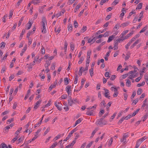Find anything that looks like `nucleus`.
I'll use <instances>...</instances> for the list:
<instances>
[{"mask_svg": "<svg viewBox=\"0 0 148 148\" xmlns=\"http://www.w3.org/2000/svg\"><path fill=\"white\" fill-rule=\"evenodd\" d=\"M103 121V118H101L97 120L96 122V124L98 126H102L103 125H106L107 123L106 121Z\"/></svg>", "mask_w": 148, "mask_h": 148, "instance_id": "obj_1", "label": "nucleus"}, {"mask_svg": "<svg viewBox=\"0 0 148 148\" xmlns=\"http://www.w3.org/2000/svg\"><path fill=\"white\" fill-rule=\"evenodd\" d=\"M129 133L128 132H127L124 133L123 136L122 138L121 139V142H123L124 143L126 142V138L129 136Z\"/></svg>", "mask_w": 148, "mask_h": 148, "instance_id": "obj_2", "label": "nucleus"}, {"mask_svg": "<svg viewBox=\"0 0 148 148\" xmlns=\"http://www.w3.org/2000/svg\"><path fill=\"white\" fill-rule=\"evenodd\" d=\"M68 102L69 105L71 106H72L73 104L75 103L73 100L72 99V98L70 96V98L68 100Z\"/></svg>", "mask_w": 148, "mask_h": 148, "instance_id": "obj_3", "label": "nucleus"}, {"mask_svg": "<svg viewBox=\"0 0 148 148\" xmlns=\"http://www.w3.org/2000/svg\"><path fill=\"white\" fill-rule=\"evenodd\" d=\"M41 100L40 99L38 101H37L34 107V108L35 109H37L39 106V104L41 103Z\"/></svg>", "mask_w": 148, "mask_h": 148, "instance_id": "obj_4", "label": "nucleus"}, {"mask_svg": "<svg viewBox=\"0 0 148 148\" xmlns=\"http://www.w3.org/2000/svg\"><path fill=\"white\" fill-rule=\"evenodd\" d=\"M71 86H69V85H68L66 87V91L67 93L69 95V93L70 91L69 90H70V91H71Z\"/></svg>", "mask_w": 148, "mask_h": 148, "instance_id": "obj_5", "label": "nucleus"}, {"mask_svg": "<svg viewBox=\"0 0 148 148\" xmlns=\"http://www.w3.org/2000/svg\"><path fill=\"white\" fill-rule=\"evenodd\" d=\"M93 110L90 111L87 110L86 113V114L88 115H91L93 114Z\"/></svg>", "mask_w": 148, "mask_h": 148, "instance_id": "obj_6", "label": "nucleus"}, {"mask_svg": "<svg viewBox=\"0 0 148 148\" xmlns=\"http://www.w3.org/2000/svg\"><path fill=\"white\" fill-rule=\"evenodd\" d=\"M0 148H8V147L4 143H2L0 145Z\"/></svg>", "mask_w": 148, "mask_h": 148, "instance_id": "obj_7", "label": "nucleus"}, {"mask_svg": "<svg viewBox=\"0 0 148 148\" xmlns=\"http://www.w3.org/2000/svg\"><path fill=\"white\" fill-rule=\"evenodd\" d=\"M115 37V35H112L109 37L107 42H109L112 40L113 38Z\"/></svg>", "mask_w": 148, "mask_h": 148, "instance_id": "obj_8", "label": "nucleus"}, {"mask_svg": "<svg viewBox=\"0 0 148 148\" xmlns=\"http://www.w3.org/2000/svg\"><path fill=\"white\" fill-rule=\"evenodd\" d=\"M139 42V40H137L130 47L131 49L133 48L136 45L138 44Z\"/></svg>", "mask_w": 148, "mask_h": 148, "instance_id": "obj_9", "label": "nucleus"}, {"mask_svg": "<svg viewBox=\"0 0 148 148\" xmlns=\"http://www.w3.org/2000/svg\"><path fill=\"white\" fill-rule=\"evenodd\" d=\"M104 90H105V93L104 94L105 96L106 97H108V95H109V92L108 90L104 88Z\"/></svg>", "mask_w": 148, "mask_h": 148, "instance_id": "obj_10", "label": "nucleus"}, {"mask_svg": "<svg viewBox=\"0 0 148 148\" xmlns=\"http://www.w3.org/2000/svg\"><path fill=\"white\" fill-rule=\"evenodd\" d=\"M42 26L43 27H45V23H47V22L46 20L45 19H42Z\"/></svg>", "mask_w": 148, "mask_h": 148, "instance_id": "obj_11", "label": "nucleus"}, {"mask_svg": "<svg viewBox=\"0 0 148 148\" xmlns=\"http://www.w3.org/2000/svg\"><path fill=\"white\" fill-rule=\"evenodd\" d=\"M30 89L28 90H27V94L26 95L25 97L24 98V99L26 100L27 99L28 97H29L30 95Z\"/></svg>", "mask_w": 148, "mask_h": 148, "instance_id": "obj_12", "label": "nucleus"}, {"mask_svg": "<svg viewBox=\"0 0 148 148\" xmlns=\"http://www.w3.org/2000/svg\"><path fill=\"white\" fill-rule=\"evenodd\" d=\"M51 62H49L48 61H46V63L45 65V68H48L49 66L50 65Z\"/></svg>", "mask_w": 148, "mask_h": 148, "instance_id": "obj_13", "label": "nucleus"}, {"mask_svg": "<svg viewBox=\"0 0 148 148\" xmlns=\"http://www.w3.org/2000/svg\"><path fill=\"white\" fill-rule=\"evenodd\" d=\"M129 24V22H125L121 24V27H125L127 26Z\"/></svg>", "mask_w": 148, "mask_h": 148, "instance_id": "obj_14", "label": "nucleus"}, {"mask_svg": "<svg viewBox=\"0 0 148 148\" xmlns=\"http://www.w3.org/2000/svg\"><path fill=\"white\" fill-rule=\"evenodd\" d=\"M143 3H140L137 5V7L136 8V10L140 9L142 8V7Z\"/></svg>", "mask_w": 148, "mask_h": 148, "instance_id": "obj_15", "label": "nucleus"}, {"mask_svg": "<svg viewBox=\"0 0 148 148\" xmlns=\"http://www.w3.org/2000/svg\"><path fill=\"white\" fill-rule=\"evenodd\" d=\"M84 60V58L83 56H82L80 58V59H79V61L78 62V63L79 64H80L81 63H82V62Z\"/></svg>", "mask_w": 148, "mask_h": 148, "instance_id": "obj_16", "label": "nucleus"}, {"mask_svg": "<svg viewBox=\"0 0 148 148\" xmlns=\"http://www.w3.org/2000/svg\"><path fill=\"white\" fill-rule=\"evenodd\" d=\"M143 14V11H142L139 14V18L138 19V21L139 22H140V21L141 19L142 18Z\"/></svg>", "mask_w": 148, "mask_h": 148, "instance_id": "obj_17", "label": "nucleus"}, {"mask_svg": "<svg viewBox=\"0 0 148 148\" xmlns=\"http://www.w3.org/2000/svg\"><path fill=\"white\" fill-rule=\"evenodd\" d=\"M87 29V27L86 26H84L81 29L80 31V33H82L85 32Z\"/></svg>", "mask_w": 148, "mask_h": 148, "instance_id": "obj_18", "label": "nucleus"}, {"mask_svg": "<svg viewBox=\"0 0 148 148\" xmlns=\"http://www.w3.org/2000/svg\"><path fill=\"white\" fill-rule=\"evenodd\" d=\"M119 0H115L112 3V5L113 6L119 3Z\"/></svg>", "mask_w": 148, "mask_h": 148, "instance_id": "obj_19", "label": "nucleus"}, {"mask_svg": "<svg viewBox=\"0 0 148 148\" xmlns=\"http://www.w3.org/2000/svg\"><path fill=\"white\" fill-rule=\"evenodd\" d=\"M64 84L65 85H68L69 83V80L67 77L65 78L64 79Z\"/></svg>", "mask_w": 148, "mask_h": 148, "instance_id": "obj_20", "label": "nucleus"}, {"mask_svg": "<svg viewBox=\"0 0 148 148\" xmlns=\"http://www.w3.org/2000/svg\"><path fill=\"white\" fill-rule=\"evenodd\" d=\"M142 143V141H140L139 139L136 142V146L138 147Z\"/></svg>", "mask_w": 148, "mask_h": 148, "instance_id": "obj_21", "label": "nucleus"}, {"mask_svg": "<svg viewBox=\"0 0 148 148\" xmlns=\"http://www.w3.org/2000/svg\"><path fill=\"white\" fill-rule=\"evenodd\" d=\"M142 143V141H140L139 139L136 142V146L138 147Z\"/></svg>", "mask_w": 148, "mask_h": 148, "instance_id": "obj_22", "label": "nucleus"}, {"mask_svg": "<svg viewBox=\"0 0 148 148\" xmlns=\"http://www.w3.org/2000/svg\"><path fill=\"white\" fill-rule=\"evenodd\" d=\"M25 29H23L22 30L21 33V34H20V40L22 38V37H23L24 34L25 33Z\"/></svg>", "mask_w": 148, "mask_h": 148, "instance_id": "obj_23", "label": "nucleus"}, {"mask_svg": "<svg viewBox=\"0 0 148 148\" xmlns=\"http://www.w3.org/2000/svg\"><path fill=\"white\" fill-rule=\"evenodd\" d=\"M126 85L128 87L130 86L131 85V82L128 79L127 81V82L126 83Z\"/></svg>", "mask_w": 148, "mask_h": 148, "instance_id": "obj_24", "label": "nucleus"}, {"mask_svg": "<svg viewBox=\"0 0 148 148\" xmlns=\"http://www.w3.org/2000/svg\"><path fill=\"white\" fill-rule=\"evenodd\" d=\"M81 5L80 4H78L76 6L74 10L75 12H76L78 10L79 8L81 7Z\"/></svg>", "mask_w": 148, "mask_h": 148, "instance_id": "obj_25", "label": "nucleus"}, {"mask_svg": "<svg viewBox=\"0 0 148 148\" xmlns=\"http://www.w3.org/2000/svg\"><path fill=\"white\" fill-rule=\"evenodd\" d=\"M90 76L92 77L93 74V69L91 68L89 70Z\"/></svg>", "mask_w": 148, "mask_h": 148, "instance_id": "obj_26", "label": "nucleus"}, {"mask_svg": "<svg viewBox=\"0 0 148 148\" xmlns=\"http://www.w3.org/2000/svg\"><path fill=\"white\" fill-rule=\"evenodd\" d=\"M147 99H145V100L143 102V104L142 106V108H143V109L144 108L145 106L146 105V102H147Z\"/></svg>", "mask_w": 148, "mask_h": 148, "instance_id": "obj_27", "label": "nucleus"}, {"mask_svg": "<svg viewBox=\"0 0 148 148\" xmlns=\"http://www.w3.org/2000/svg\"><path fill=\"white\" fill-rule=\"evenodd\" d=\"M104 113V110H101L99 113V116L100 117L102 116L103 114Z\"/></svg>", "mask_w": 148, "mask_h": 148, "instance_id": "obj_28", "label": "nucleus"}, {"mask_svg": "<svg viewBox=\"0 0 148 148\" xmlns=\"http://www.w3.org/2000/svg\"><path fill=\"white\" fill-rule=\"evenodd\" d=\"M114 93L113 95V96L114 97H116L118 94V92H117V89L116 90H114Z\"/></svg>", "mask_w": 148, "mask_h": 148, "instance_id": "obj_29", "label": "nucleus"}, {"mask_svg": "<svg viewBox=\"0 0 148 148\" xmlns=\"http://www.w3.org/2000/svg\"><path fill=\"white\" fill-rule=\"evenodd\" d=\"M130 53H127L126 54V56L125 58V60H128L130 57Z\"/></svg>", "mask_w": 148, "mask_h": 148, "instance_id": "obj_30", "label": "nucleus"}, {"mask_svg": "<svg viewBox=\"0 0 148 148\" xmlns=\"http://www.w3.org/2000/svg\"><path fill=\"white\" fill-rule=\"evenodd\" d=\"M84 40H88V43H92V42L91 41V39L90 38L88 39V37H84Z\"/></svg>", "mask_w": 148, "mask_h": 148, "instance_id": "obj_31", "label": "nucleus"}, {"mask_svg": "<svg viewBox=\"0 0 148 148\" xmlns=\"http://www.w3.org/2000/svg\"><path fill=\"white\" fill-rule=\"evenodd\" d=\"M72 25L71 24H70L68 27V30L69 31L70 30L71 31L72 30Z\"/></svg>", "mask_w": 148, "mask_h": 148, "instance_id": "obj_32", "label": "nucleus"}, {"mask_svg": "<svg viewBox=\"0 0 148 148\" xmlns=\"http://www.w3.org/2000/svg\"><path fill=\"white\" fill-rule=\"evenodd\" d=\"M28 23L29 24V25H28V26H27V29H29L32 26V23L31 22H30V21H29V22H28Z\"/></svg>", "mask_w": 148, "mask_h": 148, "instance_id": "obj_33", "label": "nucleus"}, {"mask_svg": "<svg viewBox=\"0 0 148 148\" xmlns=\"http://www.w3.org/2000/svg\"><path fill=\"white\" fill-rule=\"evenodd\" d=\"M124 119H124V117H123L118 122V125H120L121 123L123 121Z\"/></svg>", "mask_w": 148, "mask_h": 148, "instance_id": "obj_34", "label": "nucleus"}, {"mask_svg": "<svg viewBox=\"0 0 148 148\" xmlns=\"http://www.w3.org/2000/svg\"><path fill=\"white\" fill-rule=\"evenodd\" d=\"M38 58H35L34 59V60L33 62V63L32 64V63H31L29 64V65L31 66H34L35 64V63L38 60Z\"/></svg>", "mask_w": 148, "mask_h": 148, "instance_id": "obj_35", "label": "nucleus"}, {"mask_svg": "<svg viewBox=\"0 0 148 148\" xmlns=\"http://www.w3.org/2000/svg\"><path fill=\"white\" fill-rule=\"evenodd\" d=\"M67 97V95L66 94H64L62 95L61 97V99H66Z\"/></svg>", "mask_w": 148, "mask_h": 148, "instance_id": "obj_36", "label": "nucleus"}, {"mask_svg": "<svg viewBox=\"0 0 148 148\" xmlns=\"http://www.w3.org/2000/svg\"><path fill=\"white\" fill-rule=\"evenodd\" d=\"M120 26V24L119 23H117L116 25L114 27L113 29H118L119 28V27Z\"/></svg>", "mask_w": 148, "mask_h": 148, "instance_id": "obj_37", "label": "nucleus"}, {"mask_svg": "<svg viewBox=\"0 0 148 148\" xmlns=\"http://www.w3.org/2000/svg\"><path fill=\"white\" fill-rule=\"evenodd\" d=\"M112 16V14L111 13L110 14L107 16L106 17L105 19L106 21L108 20L109 19H110L111 17Z\"/></svg>", "mask_w": 148, "mask_h": 148, "instance_id": "obj_38", "label": "nucleus"}, {"mask_svg": "<svg viewBox=\"0 0 148 148\" xmlns=\"http://www.w3.org/2000/svg\"><path fill=\"white\" fill-rule=\"evenodd\" d=\"M105 104H106V103H105V101L104 100H103L101 101V103H100V106L101 107H102V106H104V107H105Z\"/></svg>", "mask_w": 148, "mask_h": 148, "instance_id": "obj_39", "label": "nucleus"}, {"mask_svg": "<svg viewBox=\"0 0 148 148\" xmlns=\"http://www.w3.org/2000/svg\"><path fill=\"white\" fill-rule=\"evenodd\" d=\"M56 64L55 63H53L51 66V69L53 70H54L55 69V66Z\"/></svg>", "mask_w": 148, "mask_h": 148, "instance_id": "obj_40", "label": "nucleus"}, {"mask_svg": "<svg viewBox=\"0 0 148 148\" xmlns=\"http://www.w3.org/2000/svg\"><path fill=\"white\" fill-rule=\"evenodd\" d=\"M147 27V26L146 25L144 28H143L140 31V33H142L145 31Z\"/></svg>", "mask_w": 148, "mask_h": 148, "instance_id": "obj_41", "label": "nucleus"}, {"mask_svg": "<svg viewBox=\"0 0 148 148\" xmlns=\"http://www.w3.org/2000/svg\"><path fill=\"white\" fill-rule=\"evenodd\" d=\"M55 106L57 108V109L59 110L60 111L62 109L60 107V106H59V105L57 104L56 102L55 103Z\"/></svg>", "mask_w": 148, "mask_h": 148, "instance_id": "obj_42", "label": "nucleus"}, {"mask_svg": "<svg viewBox=\"0 0 148 148\" xmlns=\"http://www.w3.org/2000/svg\"><path fill=\"white\" fill-rule=\"evenodd\" d=\"M78 78V76L77 75H76L75 76V77L74 79V83L76 84L77 83Z\"/></svg>", "mask_w": 148, "mask_h": 148, "instance_id": "obj_43", "label": "nucleus"}, {"mask_svg": "<svg viewBox=\"0 0 148 148\" xmlns=\"http://www.w3.org/2000/svg\"><path fill=\"white\" fill-rule=\"evenodd\" d=\"M148 116V113H147L143 117V121H145L147 118Z\"/></svg>", "mask_w": 148, "mask_h": 148, "instance_id": "obj_44", "label": "nucleus"}, {"mask_svg": "<svg viewBox=\"0 0 148 148\" xmlns=\"http://www.w3.org/2000/svg\"><path fill=\"white\" fill-rule=\"evenodd\" d=\"M57 145V142H55L53 143L52 145L49 147V148H54Z\"/></svg>", "mask_w": 148, "mask_h": 148, "instance_id": "obj_45", "label": "nucleus"}, {"mask_svg": "<svg viewBox=\"0 0 148 148\" xmlns=\"http://www.w3.org/2000/svg\"><path fill=\"white\" fill-rule=\"evenodd\" d=\"M124 40V39L123 38V37L122 36L121 37V38L117 40H117V41L119 43H120L122 41Z\"/></svg>", "mask_w": 148, "mask_h": 148, "instance_id": "obj_46", "label": "nucleus"}, {"mask_svg": "<svg viewBox=\"0 0 148 148\" xmlns=\"http://www.w3.org/2000/svg\"><path fill=\"white\" fill-rule=\"evenodd\" d=\"M132 117V116H131V114H129L127 116L125 117H124V119L126 120H127L128 119H130Z\"/></svg>", "mask_w": 148, "mask_h": 148, "instance_id": "obj_47", "label": "nucleus"}, {"mask_svg": "<svg viewBox=\"0 0 148 148\" xmlns=\"http://www.w3.org/2000/svg\"><path fill=\"white\" fill-rule=\"evenodd\" d=\"M57 81L56 80L55 82H54V84H51V86H53V88H55L56 87V85L57 84Z\"/></svg>", "mask_w": 148, "mask_h": 148, "instance_id": "obj_48", "label": "nucleus"}, {"mask_svg": "<svg viewBox=\"0 0 148 148\" xmlns=\"http://www.w3.org/2000/svg\"><path fill=\"white\" fill-rule=\"evenodd\" d=\"M22 127L19 128V129L16 132L15 134L18 135L20 132V131H21L22 130Z\"/></svg>", "mask_w": 148, "mask_h": 148, "instance_id": "obj_49", "label": "nucleus"}, {"mask_svg": "<svg viewBox=\"0 0 148 148\" xmlns=\"http://www.w3.org/2000/svg\"><path fill=\"white\" fill-rule=\"evenodd\" d=\"M142 92V89L140 88H139L138 90L137 94L138 95H140Z\"/></svg>", "mask_w": 148, "mask_h": 148, "instance_id": "obj_50", "label": "nucleus"}, {"mask_svg": "<svg viewBox=\"0 0 148 148\" xmlns=\"http://www.w3.org/2000/svg\"><path fill=\"white\" fill-rule=\"evenodd\" d=\"M113 141V139L112 138H111L109 140L108 142V145L109 146H110L112 144V142Z\"/></svg>", "mask_w": 148, "mask_h": 148, "instance_id": "obj_51", "label": "nucleus"}, {"mask_svg": "<svg viewBox=\"0 0 148 148\" xmlns=\"http://www.w3.org/2000/svg\"><path fill=\"white\" fill-rule=\"evenodd\" d=\"M71 136V135H69V134L67 136L66 138L64 139L63 141H66Z\"/></svg>", "mask_w": 148, "mask_h": 148, "instance_id": "obj_52", "label": "nucleus"}, {"mask_svg": "<svg viewBox=\"0 0 148 148\" xmlns=\"http://www.w3.org/2000/svg\"><path fill=\"white\" fill-rule=\"evenodd\" d=\"M109 31H107L106 32L104 33V34L103 35V36L104 37H107L109 36Z\"/></svg>", "mask_w": 148, "mask_h": 148, "instance_id": "obj_53", "label": "nucleus"}, {"mask_svg": "<svg viewBox=\"0 0 148 148\" xmlns=\"http://www.w3.org/2000/svg\"><path fill=\"white\" fill-rule=\"evenodd\" d=\"M112 104L111 103H110V102H109L108 103V104L106 105V109L108 110V109L110 107V106H111V105Z\"/></svg>", "mask_w": 148, "mask_h": 148, "instance_id": "obj_54", "label": "nucleus"}, {"mask_svg": "<svg viewBox=\"0 0 148 148\" xmlns=\"http://www.w3.org/2000/svg\"><path fill=\"white\" fill-rule=\"evenodd\" d=\"M93 141H92L91 142H90L89 144H88L86 147V148H89L90 146L92 145L93 143Z\"/></svg>", "mask_w": 148, "mask_h": 148, "instance_id": "obj_55", "label": "nucleus"}, {"mask_svg": "<svg viewBox=\"0 0 148 148\" xmlns=\"http://www.w3.org/2000/svg\"><path fill=\"white\" fill-rule=\"evenodd\" d=\"M74 26L75 28H77L78 26V23L76 21H75L74 23Z\"/></svg>", "mask_w": 148, "mask_h": 148, "instance_id": "obj_56", "label": "nucleus"}, {"mask_svg": "<svg viewBox=\"0 0 148 148\" xmlns=\"http://www.w3.org/2000/svg\"><path fill=\"white\" fill-rule=\"evenodd\" d=\"M68 45V44L67 42L66 41H65L64 43V49L65 51H66L67 50V47Z\"/></svg>", "mask_w": 148, "mask_h": 148, "instance_id": "obj_57", "label": "nucleus"}, {"mask_svg": "<svg viewBox=\"0 0 148 148\" xmlns=\"http://www.w3.org/2000/svg\"><path fill=\"white\" fill-rule=\"evenodd\" d=\"M136 92L135 91L133 92L132 95L131 97V99H132L136 95Z\"/></svg>", "mask_w": 148, "mask_h": 148, "instance_id": "obj_58", "label": "nucleus"}, {"mask_svg": "<svg viewBox=\"0 0 148 148\" xmlns=\"http://www.w3.org/2000/svg\"><path fill=\"white\" fill-rule=\"evenodd\" d=\"M49 130H50V128H49V127H48L46 129V131L44 133V136L46 135V134L49 132Z\"/></svg>", "mask_w": 148, "mask_h": 148, "instance_id": "obj_59", "label": "nucleus"}, {"mask_svg": "<svg viewBox=\"0 0 148 148\" xmlns=\"http://www.w3.org/2000/svg\"><path fill=\"white\" fill-rule=\"evenodd\" d=\"M75 134L76 135L75 137V138H74V140H76L77 139V138L79 137V135L78 133H75Z\"/></svg>", "mask_w": 148, "mask_h": 148, "instance_id": "obj_60", "label": "nucleus"}, {"mask_svg": "<svg viewBox=\"0 0 148 148\" xmlns=\"http://www.w3.org/2000/svg\"><path fill=\"white\" fill-rule=\"evenodd\" d=\"M75 46L73 44H71L70 47L71 48V49L72 50V51H73L74 49Z\"/></svg>", "mask_w": 148, "mask_h": 148, "instance_id": "obj_61", "label": "nucleus"}, {"mask_svg": "<svg viewBox=\"0 0 148 148\" xmlns=\"http://www.w3.org/2000/svg\"><path fill=\"white\" fill-rule=\"evenodd\" d=\"M10 128V127H9V126H7L5 127L4 128V129L5 131L6 132H8V130Z\"/></svg>", "mask_w": 148, "mask_h": 148, "instance_id": "obj_62", "label": "nucleus"}, {"mask_svg": "<svg viewBox=\"0 0 148 148\" xmlns=\"http://www.w3.org/2000/svg\"><path fill=\"white\" fill-rule=\"evenodd\" d=\"M131 44V43L129 42L125 46V48L126 49H128V47Z\"/></svg>", "mask_w": 148, "mask_h": 148, "instance_id": "obj_63", "label": "nucleus"}, {"mask_svg": "<svg viewBox=\"0 0 148 148\" xmlns=\"http://www.w3.org/2000/svg\"><path fill=\"white\" fill-rule=\"evenodd\" d=\"M116 77V76L115 75H113L110 78V79L111 80H114Z\"/></svg>", "mask_w": 148, "mask_h": 148, "instance_id": "obj_64", "label": "nucleus"}]
</instances>
